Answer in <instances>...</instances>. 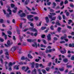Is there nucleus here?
I'll use <instances>...</instances> for the list:
<instances>
[{
	"label": "nucleus",
	"mask_w": 74,
	"mask_h": 74,
	"mask_svg": "<svg viewBox=\"0 0 74 74\" xmlns=\"http://www.w3.org/2000/svg\"><path fill=\"white\" fill-rule=\"evenodd\" d=\"M28 56L29 58L30 59H33V57L32 56H31L30 54H28Z\"/></svg>",
	"instance_id": "23"
},
{
	"label": "nucleus",
	"mask_w": 74,
	"mask_h": 74,
	"mask_svg": "<svg viewBox=\"0 0 74 74\" xmlns=\"http://www.w3.org/2000/svg\"><path fill=\"white\" fill-rule=\"evenodd\" d=\"M39 66L40 67H42V68H44V66L42 64H39Z\"/></svg>",
	"instance_id": "50"
},
{
	"label": "nucleus",
	"mask_w": 74,
	"mask_h": 74,
	"mask_svg": "<svg viewBox=\"0 0 74 74\" xmlns=\"http://www.w3.org/2000/svg\"><path fill=\"white\" fill-rule=\"evenodd\" d=\"M7 44L8 45H11V44H10V41L8 40L7 42Z\"/></svg>",
	"instance_id": "29"
},
{
	"label": "nucleus",
	"mask_w": 74,
	"mask_h": 74,
	"mask_svg": "<svg viewBox=\"0 0 74 74\" xmlns=\"http://www.w3.org/2000/svg\"><path fill=\"white\" fill-rule=\"evenodd\" d=\"M69 14H70V13H69V12H66V16H69Z\"/></svg>",
	"instance_id": "53"
},
{
	"label": "nucleus",
	"mask_w": 74,
	"mask_h": 74,
	"mask_svg": "<svg viewBox=\"0 0 74 74\" xmlns=\"http://www.w3.org/2000/svg\"><path fill=\"white\" fill-rule=\"evenodd\" d=\"M8 11L10 12L9 14L10 15H11L12 13H11V10H10V8L9 7L8 8Z\"/></svg>",
	"instance_id": "11"
},
{
	"label": "nucleus",
	"mask_w": 74,
	"mask_h": 74,
	"mask_svg": "<svg viewBox=\"0 0 74 74\" xmlns=\"http://www.w3.org/2000/svg\"><path fill=\"white\" fill-rule=\"evenodd\" d=\"M15 6V5L13 4H11V7L12 8H13V7H14Z\"/></svg>",
	"instance_id": "58"
},
{
	"label": "nucleus",
	"mask_w": 74,
	"mask_h": 74,
	"mask_svg": "<svg viewBox=\"0 0 74 74\" xmlns=\"http://www.w3.org/2000/svg\"><path fill=\"white\" fill-rule=\"evenodd\" d=\"M66 66L67 68H71L72 67V65H68L67 64H66Z\"/></svg>",
	"instance_id": "32"
},
{
	"label": "nucleus",
	"mask_w": 74,
	"mask_h": 74,
	"mask_svg": "<svg viewBox=\"0 0 74 74\" xmlns=\"http://www.w3.org/2000/svg\"><path fill=\"white\" fill-rule=\"evenodd\" d=\"M29 2V0H26L25 2V4H26V5L28 4Z\"/></svg>",
	"instance_id": "31"
},
{
	"label": "nucleus",
	"mask_w": 74,
	"mask_h": 74,
	"mask_svg": "<svg viewBox=\"0 0 74 74\" xmlns=\"http://www.w3.org/2000/svg\"><path fill=\"white\" fill-rule=\"evenodd\" d=\"M20 65H22V64H23V62H19L18 63Z\"/></svg>",
	"instance_id": "40"
},
{
	"label": "nucleus",
	"mask_w": 74,
	"mask_h": 74,
	"mask_svg": "<svg viewBox=\"0 0 74 74\" xmlns=\"http://www.w3.org/2000/svg\"><path fill=\"white\" fill-rule=\"evenodd\" d=\"M49 18L51 19V21H54V20H55L56 19V17H54L52 18V16H51V15H49Z\"/></svg>",
	"instance_id": "2"
},
{
	"label": "nucleus",
	"mask_w": 74,
	"mask_h": 74,
	"mask_svg": "<svg viewBox=\"0 0 74 74\" xmlns=\"http://www.w3.org/2000/svg\"><path fill=\"white\" fill-rule=\"evenodd\" d=\"M61 30H62V28L60 27H58L57 29V30L59 33H60V32Z\"/></svg>",
	"instance_id": "16"
},
{
	"label": "nucleus",
	"mask_w": 74,
	"mask_h": 74,
	"mask_svg": "<svg viewBox=\"0 0 74 74\" xmlns=\"http://www.w3.org/2000/svg\"><path fill=\"white\" fill-rule=\"evenodd\" d=\"M47 40H48V41L51 40V34H49L48 36H47Z\"/></svg>",
	"instance_id": "6"
},
{
	"label": "nucleus",
	"mask_w": 74,
	"mask_h": 74,
	"mask_svg": "<svg viewBox=\"0 0 74 74\" xmlns=\"http://www.w3.org/2000/svg\"><path fill=\"white\" fill-rule=\"evenodd\" d=\"M13 39L15 41V40H16V38H15V36H13Z\"/></svg>",
	"instance_id": "63"
},
{
	"label": "nucleus",
	"mask_w": 74,
	"mask_h": 74,
	"mask_svg": "<svg viewBox=\"0 0 74 74\" xmlns=\"http://www.w3.org/2000/svg\"><path fill=\"white\" fill-rule=\"evenodd\" d=\"M37 71L36 69H34V70H33L32 72V73L33 74H37Z\"/></svg>",
	"instance_id": "9"
},
{
	"label": "nucleus",
	"mask_w": 74,
	"mask_h": 74,
	"mask_svg": "<svg viewBox=\"0 0 74 74\" xmlns=\"http://www.w3.org/2000/svg\"><path fill=\"white\" fill-rule=\"evenodd\" d=\"M63 61L64 62H67L68 61V60L67 58H65L63 59Z\"/></svg>",
	"instance_id": "30"
},
{
	"label": "nucleus",
	"mask_w": 74,
	"mask_h": 74,
	"mask_svg": "<svg viewBox=\"0 0 74 74\" xmlns=\"http://www.w3.org/2000/svg\"><path fill=\"white\" fill-rule=\"evenodd\" d=\"M40 46L42 48H46V46H45V45H43L42 44Z\"/></svg>",
	"instance_id": "35"
},
{
	"label": "nucleus",
	"mask_w": 74,
	"mask_h": 74,
	"mask_svg": "<svg viewBox=\"0 0 74 74\" xmlns=\"http://www.w3.org/2000/svg\"><path fill=\"white\" fill-rule=\"evenodd\" d=\"M69 22L68 23V24H70V23H72V22H73L72 20H69Z\"/></svg>",
	"instance_id": "38"
},
{
	"label": "nucleus",
	"mask_w": 74,
	"mask_h": 74,
	"mask_svg": "<svg viewBox=\"0 0 74 74\" xmlns=\"http://www.w3.org/2000/svg\"><path fill=\"white\" fill-rule=\"evenodd\" d=\"M67 38V35H65L64 36H62L61 38V40H64L66 41L67 42L68 41V39H66V38Z\"/></svg>",
	"instance_id": "1"
},
{
	"label": "nucleus",
	"mask_w": 74,
	"mask_h": 74,
	"mask_svg": "<svg viewBox=\"0 0 74 74\" xmlns=\"http://www.w3.org/2000/svg\"><path fill=\"white\" fill-rule=\"evenodd\" d=\"M31 13L32 14H34V15H36L37 14V13H36V12H31Z\"/></svg>",
	"instance_id": "27"
},
{
	"label": "nucleus",
	"mask_w": 74,
	"mask_h": 74,
	"mask_svg": "<svg viewBox=\"0 0 74 74\" xmlns=\"http://www.w3.org/2000/svg\"><path fill=\"white\" fill-rule=\"evenodd\" d=\"M57 18H58L59 20H61L62 19V17H61V16H58Z\"/></svg>",
	"instance_id": "41"
},
{
	"label": "nucleus",
	"mask_w": 74,
	"mask_h": 74,
	"mask_svg": "<svg viewBox=\"0 0 74 74\" xmlns=\"http://www.w3.org/2000/svg\"><path fill=\"white\" fill-rule=\"evenodd\" d=\"M49 14H50V15H51V16H55V15H56V13H49Z\"/></svg>",
	"instance_id": "22"
},
{
	"label": "nucleus",
	"mask_w": 74,
	"mask_h": 74,
	"mask_svg": "<svg viewBox=\"0 0 74 74\" xmlns=\"http://www.w3.org/2000/svg\"><path fill=\"white\" fill-rule=\"evenodd\" d=\"M51 4V2H48L47 3V5H50V4Z\"/></svg>",
	"instance_id": "62"
},
{
	"label": "nucleus",
	"mask_w": 74,
	"mask_h": 74,
	"mask_svg": "<svg viewBox=\"0 0 74 74\" xmlns=\"http://www.w3.org/2000/svg\"><path fill=\"white\" fill-rule=\"evenodd\" d=\"M36 68H37L38 67V63H36Z\"/></svg>",
	"instance_id": "49"
},
{
	"label": "nucleus",
	"mask_w": 74,
	"mask_h": 74,
	"mask_svg": "<svg viewBox=\"0 0 74 74\" xmlns=\"http://www.w3.org/2000/svg\"><path fill=\"white\" fill-rule=\"evenodd\" d=\"M55 73L60 74V72H59V71H55V72H54V74H55Z\"/></svg>",
	"instance_id": "44"
},
{
	"label": "nucleus",
	"mask_w": 74,
	"mask_h": 74,
	"mask_svg": "<svg viewBox=\"0 0 74 74\" xmlns=\"http://www.w3.org/2000/svg\"><path fill=\"white\" fill-rule=\"evenodd\" d=\"M33 17H34V15H29L27 16V18L30 19Z\"/></svg>",
	"instance_id": "8"
},
{
	"label": "nucleus",
	"mask_w": 74,
	"mask_h": 74,
	"mask_svg": "<svg viewBox=\"0 0 74 74\" xmlns=\"http://www.w3.org/2000/svg\"><path fill=\"white\" fill-rule=\"evenodd\" d=\"M65 42L64 41H61L60 42V44H63V43H64Z\"/></svg>",
	"instance_id": "64"
},
{
	"label": "nucleus",
	"mask_w": 74,
	"mask_h": 74,
	"mask_svg": "<svg viewBox=\"0 0 74 74\" xmlns=\"http://www.w3.org/2000/svg\"><path fill=\"white\" fill-rule=\"evenodd\" d=\"M5 57L7 59H9V56H6Z\"/></svg>",
	"instance_id": "60"
},
{
	"label": "nucleus",
	"mask_w": 74,
	"mask_h": 74,
	"mask_svg": "<svg viewBox=\"0 0 74 74\" xmlns=\"http://www.w3.org/2000/svg\"><path fill=\"white\" fill-rule=\"evenodd\" d=\"M71 59L72 60H74V56H71Z\"/></svg>",
	"instance_id": "39"
},
{
	"label": "nucleus",
	"mask_w": 74,
	"mask_h": 74,
	"mask_svg": "<svg viewBox=\"0 0 74 74\" xmlns=\"http://www.w3.org/2000/svg\"><path fill=\"white\" fill-rule=\"evenodd\" d=\"M47 27H41V29L42 30H45V29H46Z\"/></svg>",
	"instance_id": "24"
},
{
	"label": "nucleus",
	"mask_w": 74,
	"mask_h": 74,
	"mask_svg": "<svg viewBox=\"0 0 74 74\" xmlns=\"http://www.w3.org/2000/svg\"><path fill=\"white\" fill-rule=\"evenodd\" d=\"M41 22H40L39 23V25L37 24H36V25L37 26H41Z\"/></svg>",
	"instance_id": "42"
},
{
	"label": "nucleus",
	"mask_w": 74,
	"mask_h": 74,
	"mask_svg": "<svg viewBox=\"0 0 74 74\" xmlns=\"http://www.w3.org/2000/svg\"><path fill=\"white\" fill-rule=\"evenodd\" d=\"M32 65V68H34V62H33L32 63H31Z\"/></svg>",
	"instance_id": "25"
},
{
	"label": "nucleus",
	"mask_w": 74,
	"mask_h": 74,
	"mask_svg": "<svg viewBox=\"0 0 74 74\" xmlns=\"http://www.w3.org/2000/svg\"><path fill=\"white\" fill-rule=\"evenodd\" d=\"M34 18L35 20H38V17L37 16L34 17Z\"/></svg>",
	"instance_id": "45"
},
{
	"label": "nucleus",
	"mask_w": 74,
	"mask_h": 74,
	"mask_svg": "<svg viewBox=\"0 0 74 74\" xmlns=\"http://www.w3.org/2000/svg\"><path fill=\"white\" fill-rule=\"evenodd\" d=\"M42 71L43 74H46L47 71L45 70V69H42Z\"/></svg>",
	"instance_id": "19"
},
{
	"label": "nucleus",
	"mask_w": 74,
	"mask_h": 74,
	"mask_svg": "<svg viewBox=\"0 0 74 74\" xmlns=\"http://www.w3.org/2000/svg\"><path fill=\"white\" fill-rule=\"evenodd\" d=\"M46 70H47V71H48L50 69L49 68L47 67L46 68Z\"/></svg>",
	"instance_id": "55"
},
{
	"label": "nucleus",
	"mask_w": 74,
	"mask_h": 74,
	"mask_svg": "<svg viewBox=\"0 0 74 74\" xmlns=\"http://www.w3.org/2000/svg\"><path fill=\"white\" fill-rule=\"evenodd\" d=\"M32 46H33V47H36V48H37V43L36 42L34 43V44H32Z\"/></svg>",
	"instance_id": "20"
},
{
	"label": "nucleus",
	"mask_w": 74,
	"mask_h": 74,
	"mask_svg": "<svg viewBox=\"0 0 74 74\" xmlns=\"http://www.w3.org/2000/svg\"><path fill=\"white\" fill-rule=\"evenodd\" d=\"M34 28H30L29 29H30L31 31H33V32H37V30L35 28L33 29Z\"/></svg>",
	"instance_id": "4"
},
{
	"label": "nucleus",
	"mask_w": 74,
	"mask_h": 74,
	"mask_svg": "<svg viewBox=\"0 0 74 74\" xmlns=\"http://www.w3.org/2000/svg\"><path fill=\"white\" fill-rule=\"evenodd\" d=\"M45 20L46 21V22L48 23L49 22V18L48 17H46L45 18Z\"/></svg>",
	"instance_id": "17"
},
{
	"label": "nucleus",
	"mask_w": 74,
	"mask_h": 74,
	"mask_svg": "<svg viewBox=\"0 0 74 74\" xmlns=\"http://www.w3.org/2000/svg\"><path fill=\"white\" fill-rule=\"evenodd\" d=\"M12 63L11 62H10L9 64V66L10 67V66H12Z\"/></svg>",
	"instance_id": "52"
},
{
	"label": "nucleus",
	"mask_w": 74,
	"mask_h": 74,
	"mask_svg": "<svg viewBox=\"0 0 74 74\" xmlns=\"http://www.w3.org/2000/svg\"><path fill=\"white\" fill-rule=\"evenodd\" d=\"M63 1H62L60 3V5L62 6L63 5Z\"/></svg>",
	"instance_id": "51"
},
{
	"label": "nucleus",
	"mask_w": 74,
	"mask_h": 74,
	"mask_svg": "<svg viewBox=\"0 0 74 74\" xmlns=\"http://www.w3.org/2000/svg\"><path fill=\"white\" fill-rule=\"evenodd\" d=\"M3 50H1L0 51V55H1V54H2L3 53Z\"/></svg>",
	"instance_id": "59"
},
{
	"label": "nucleus",
	"mask_w": 74,
	"mask_h": 74,
	"mask_svg": "<svg viewBox=\"0 0 74 74\" xmlns=\"http://www.w3.org/2000/svg\"><path fill=\"white\" fill-rule=\"evenodd\" d=\"M2 34L3 36H5V40H6L7 39V35H5V33L2 32Z\"/></svg>",
	"instance_id": "12"
},
{
	"label": "nucleus",
	"mask_w": 74,
	"mask_h": 74,
	"mask_svg": "<svg viewBox=\"0 0 74 74\" xmlns=\"http://www.w3.org/2000/svg\"><path fill=\"white\" fill-rule=\"evenodd\" d=\"M16 49L15 48V47H13L11 49L10 51L11 52H14Z\"/></svg>",
	"instance_id": "10"
},
{
	"label": "nucleus",
	"mask_w": 74,
	"mask_h": 74,
	"mask_svg": "<svg viewBox=\"0 0 74 74\" xmlns=\"http://www.w3.org/2000/svg\"><path fill=\"white\" fill-rule=\"evenodd\" d=\"M63 50L64 51V52L63 51H60L61 53H62V54H64V53H66V50L65 49H63Z\"/></svg>",
	"instance_id": "15"
},
{
	"label": "nucleus",
	"mask_w": 74,
	"mask_h": 74,
	"mask_svg": "<svg viewBox=\"0 0 74 74\" xmlns=\"http://www.w3.org/2000/svg\"><path fill=\"white\" fill-rule=\"evenodd\" d=\"M52 49H50L49 50H48V49H46V50L45 51L46 53H50L52 52Z\"/></svg>",
	"instance_id": "5"
},
{
	"label": "nucleus",
	"mask_w": 74,
	"mask_h": 74,
	"mask_svg": "<svg viewBox=\"0 0 74 74\" xmlns=\"http://www.w3.org/2000/svg\"><path fill=\"white\" fill-rule=\"evenodd\" d=\"M0 41L1 42H3V41H4V39H2L0 37Z\"/></svg>",
	"instance_id": "43"
},
{
	"label": "nucleus",
	"mask_w": 74,
	"mask_h": 74,
	"mask_svg": "<svg viewBox=\"0 0 74 74\" xmlns=\"http://www.w3.org/2000/svg\"><path fill=\"white\" fill-rule=\"evenodd\" d=\"M53 8H55V7L56 6V4L55 3V2H53Z\"/></svg>",
	"instance_id": "21"
},
{
	"label": "nucleus",
	"mask_w": 74,
	"mask_h": 74,
	"mask_svg": "<svg viewBox=\"0 0 74 74\" xmlns=\"http://www.w3.org/2000/svg\"><path fill=\"white\" fill-rule=\"evenodd\" d=\"M19 67V65H17L15 66L14 67V68L15 69H16V70H19V68L18 67Z\"/></svg>",
	"instance_id": "18"
},
{
	"label": "nucleus",
	"mask_w": 74,
	"mask_h": 74,
	"mask_svg": "<svg viewBox=\"0 0 74 74\" xmlns=\"http://www.w3.org/2000/svg\"><path fill=\"white\" fill-rule=\"evenodd\" d=\"M64 3L65 4H67V3H68V1L67 0H65Z\"/></svg>",
	"instance_id": "47"
},
{
	"label": "nucleus",
	"mask_w": 74,
	"mask_h": 74,
	"mask_svg": "<svg viewBox=\"0 0 74 74\" xmlns=\"http://www.w3.org/2000/svg\"><path fill=\"white\" fill-rule=\"evenodd\" d=\"M56 25H58V26H60V23H59V21L56 22Z\"/></svg>",
	"instance_id": "26"
},
{
	"label": "nucleus",
	"mask_w": 74,
	"mask_h": 74,
	"mask_svg": "<svg viewBox=\"0 0 74 74\" xmlns=\"http://www.w3.org/2000/svg\"><path fill=\"white\" fill-rule=\"evenodd\" d=\"M4 52L5 54V55L6 56H8L9 55V53H8V50L7 49H4Z\"/></svg>",
	"instance_id": "3"
},
{
	"label": "nucleus",
	"mask_w": 74,
	"mask_h": 74,
	"mask_svg": "<svg viewBox=\"0 0 74 74\" xmlns=\"http://www.w3.org/2000/svg\"><path fill=\"white\" fill-rule=\"evenodd\" d=\"M42 41H43V42H44V43L45 44H47V42H46L45 40H43Z\"/></svg>",
	"instance_id": "54"
},
{
	"label": "nucleus",
	"mask_w": 74,
	"mask_h": 74,
	"mask_svg": "<svg viewBox=\"0 0 74 74\" xmlns=\"http://www.w3.org/2000/svg\"><path fill=\"white\" fill-rule=\"evenodd\" d=\"M27 40L28 42H33V41H34V40H33L32 39H27Z\"/></svg>",
	"instance_id": "13"
},
{
	"label": "nucleus",
	"mask_w": 74,
	"mask_h": 74,
	"mask_svg": "<svg viewBox=\"0 0 74 74\" xmlns=\"http://www.w3.org/2000/svg\"><path fill=\"white\" fill-rule=\"evenodd\" d=\"M54 40H55V41H56L57 40H58V39L57 38H56V37H55L54 38Z\"/></svg>",
	"instance_id": "57"
},
{
	"label": "nucleus",
	"mask_w": 74,
	"mask_h": 74,
	"mask_svg": "<svg viewBox=\"0 0 74 74\" xmlns=\"http://www.w3.org/2000/svg\"><path fill=\"white\" fill-rule=\"evenodd\" d=\"M50 29L52 30H54V28H53V26L52 25H51L50 27Z\"/></svg>",
	"instance_id": "36"
},
{
	"label": "nucleus",
	"mask_w": 74,
	"mask_h": 74,
	"mask_svg": "<svg viewBox=\"0 0 74 74\" xmlns=\"http://www.w3.org/2000/svg\"><path fill=\"white\" fill-rule=\"evenodd\" d=\"M25 16H26V14L23 13L22 14H21L20 15V16H21V17H23Z\"/></svg>",
	"instance_id": "14"
},
{
	"label": "nucleus",
	"mask_w": 74,
	"mask_h": 74,
	"mask_svg": "<svg viewBox=\"0 0 74 74\" xmlns=\"http://www.w3.org/2000/svg\"><path fill=\"white\" fill-rule=\"evenodd\" d=\"M30 25L32 27H33L32 28H34V24L33 23H31L30 24Z\"/></svg>",
	"instance_id": "37"
},
{
	"label": "nucleus",
	"mask_w": 74,
	"mask_h": 74,
	"mask_svg": "<svg viewBox=\"0 0 74 74\" xmlns=\"http://www.w3.org/2000/svg\"><path fill=\"white\" fill-rule=\"evenodd\" d=\"M64 68L63 67L62 68H60L59 70L60 71H64Z\"/></svg>",
	"instance_id": "33"
},
{
	"label": "nucleus",
	"mask_w": 74,
	"mask_h": 74,
	"mask_svg": "<svg viewBox=\"0 0 74 74\" xmlns=\"http://www.w3.org/2000/svg\"><path fill=\"white\" fill-rule=\"evenodd\" d=\"M23 24V23H21L20 24V27L21 29H22V24Z\"/></svg>",
	"instance_id": "34"
},
{
	"label": "nucleus",
	"mask_w": 74,
	"mask_h": 74,
	"mask_svg": "<svg viewBox=\"0 0 74 74\" xmlns=\"http://www.w3.org/2000/svg\"><path fill=\"white\" fill-rule=\"evenodd\" d=\"M50 12H54V10L52 9H51L50 10Z\"/></svg>",
	"instance_id": "48"
},
{
	"label": "nucleus",
	"mask_w": 74,
	"mask_h": 74,
	"mask_svg": "<svg viewBox=\"0 0 74 74\" xmlns=\"http://www.w3.org/2000/svg\"><path fill=\"white\" fill-rule=\"evenodd\" d=\"M14 8L15 10H12L13 12H14V13H16V10H17V8L16 7H14Z\"/></svg>",
	"instance_id": "7"
},
{
	"label": "nucleus",
	"mask_w": 74,
	"mask_h": 74,
	"mask_svg": "<svg viewBox=\"0 0 74 74\" xmlns=\"http://www.w3.org/2000/svg\"><path fill=\"white\" fill-rule=\"evenodd\" d=\"M26 8H27L28 10H29V11H32V10H31V9H30L29 8H28L27 6H26Z\"/></svg>",
	"instance_id": "61"
},
{
	"label": "nucleus",
	"mask_w": 74,
	"mask_h": 74,
	"mask_svg": "<svg viewBox=\"0 0 74 74\" xmlns=\"http://www.w3.org/2000/svg\"><path fill=\"white\" fill-rule=\"evenodd\" d=\"M7 33L9 35H11V34H12V32H11L10 31H8L7 32Z\"/></svg>",
	"instance_id": "28"
},
{
	"label": "nucleus",
	"mask_w": 74,
	"mask_h": 74,
	"mask_svg": "<svg viewBox=\"0 0 74 74\" xmlns=\"http://www.w3.org/2000/svg\"><path fill=\"white\" fill-rule=\"evenodd\" d=\"M4 20L3 19H0V22L1 23H3Z\"/></svg>",
	"instance_id": "46"
},
{
	"label": "nucleus",
	"mask_w": 74,
	"mask_h": 74,
	"mask_svg": "<svg viewBox=\"0 0 74 74\" xmlns=\"http://www.w3.org/2000/svg\"><path fill=\"white\" fill-rule=\"evenodd\" d=\"M21 60H25V57L24 56H23L21 58Z\"/></svg>",
	"instance_id": "56"
}]
</instances>
